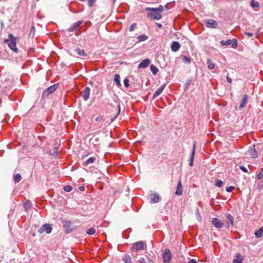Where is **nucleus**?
<instances>
[{"instance_id": "nucleus-7", "label": "nucleus", "mask_w": 263, "mask_h": 263, "mask_svg": "<svg viewBox=\"0 0 263 263\" xmlns=\"http://www.w3.org/2000/svg\"><path fill=\"white\" fill-rule=\"evenodd\" d=\"M149 12L147 13V17L153 18L156 20H160L162 16L156 10H147Z\"/></svg>"}, {"instance_id": "nucleus-12", "label": "nucleus", "mask_w": 263, "mask_h": 263, "mask_svg": "<svg viewBox=\"0 0 263 263\" xmlns=\"http://www.w3.org/2000/svg\"><path fill=\"white\" fill-rule=\"evenodd\" d=\"M206 26L211 28H216L218 27L217 22L212 19H208L205 21Z\"/></svg>"}, {"instance_id": "nucleus-4", "label": "nucleus", "mask_w": 263, "mask_h": 263, "mask_svg": "<svg viewBox=\"0 0 263 263\" xmlns=\"http://www.w3.org/2000/svg\"><path fill=\"white\" fill-rule=\"evenodd\" d=\"M62 223L66 234H69L73 231L74 229L72 227V223L70 221L62 220Z\"/></svg>"}, {"instance_id": "nucleus-33", "label": "nucleus", "mask_w": 263, "mask_h": 263, "mask_svg": "<svg viewBox=\"0 0 263 263\" xmlns=\"http://www.w3.org/2000/svg\"><path fill=\"white\" fill-rule=\"evenodd\" d=\"M150 69H151L152 72L153 73V74H154V75H156L158 71V68L154 65H151Z\"/></svg>"}, {"instance_id": "nucleus-29", "label": "nucleus", "mask_w": 263, "mask_h": 263, "mask_svg": "<svg viewBox=\"0 0 263 263\" xmlns=\"http://www.w3.org/2000/svg\"><path fill=\"white\" fill-rule=\"evenodd\" d=\"M35 27L34 25H33L31 27L30 30L29 31V36L31 37L32 38L34 37V35H35Z\"/></svg>"}, {"instance_id": "nucleus-26", "label": "nucleus", "mask_w": 263, "mask_h": 263, "mask_svg": "<svg viewBox=\"0 0 263 263\" xmlns=\"http://www.w3.org/2000/svg\"><path fill=\"white\" fill-rule=\"evenodd\" d=\"M233 263H242V257L240 253H238L236 254V258L234 259L233 260Z\"/></svg>"}, {"instance_id": "nucleus-43", "label": "nucleus", "mask_w": 263, "mask_h": 263, "mask_svg": "<svg viewBox=\"0 0 263 263\" xmlns=\"http://www.w3.org/2000/svg\"><path fill=\"white\" fill-rule=\"evenodd\" d=\"M235 189V187L233 186H228L226 188V191L230 193L234 189Z\"/></svg>"}, {"instance_id": "nucleus-2", "label": "nucleus", "mask_w": 263, "mask_h": 263, "mask_svg": "<svg viewBox=\"0 0 263 263\" xmlns=\"http://www.w3.org/2000/svg\"><path fill=\"white\" fill-rule=\"evenodd\" d=\"M17 38L14 37L12 34L8 35V38L4 40V43L7 44L8 47L14 52L17 53L18 51L16 47Z\"/></svg>"}, {"instance_id": "nucleus-28", "label": "nucleus", "mask_w": 263, "mask_h": 263, "mask_svg": "<svg viewBox=\"0 0 263 263\" xmlns=\"http://www.w3.org/2000/svg\"><path fill=\"white\" fill-rule=\"evenodd\" d=\"M226 218L229 220V221L230 222L232 226H233L234 224V218L232 215H231L229 213H227L226 215Z\"/></svg>"}, {"instance_id": "nucleus-47", "label": "nucleus", "mask_w": 263, "mask_h": 263, "mask_svg": "<svg viewBox=\"0 0 263 263\" xmlns=\"http://www.w3.org/2000/svg\"><path fill=\"white\" fill-rule=\"evenodd\" d=\"M195 151H196V142H194L193 146V148L192 151V153H194V155H195Z\"/></svg>"}, {"instance_id": "nucleus-6", "label": "nucleus", "mask_w": 263, "mask_h": 263, "mask_svg": "<svg viewBox=\"0 0 263 263\" xmlns=\"http://www.w3.org/2000/svg\"><path fill=\"white\" fill-rule=\"evenodd\" d=\"M220 44L222 46H228L231 44L232 48H236L237 46V41L236 39H229L227 41L222 40L220 41Z\"/></svg>"}, {"instance_id": "nucleus-32", "label": "nucleus", "mask_w": 263, "mask_h": 263, "mask_svg": "<svg viewBox=\"0 0 263 263\" xmlns=\"http://www.w3.org/2000/svg\"><path fill=\"white\" fill-rule=\"evenodd\" d=\"M148 39V36L145 34H142L138 36V42L144 41Z\"/></svg>"}, {"instance_id": "nucleus-52", "label": "nucleus", "mask_w": 263, "mask_h": 263, "mask_svg": "<svg viewBox=\"0 0 263 263\" xmlns=\"http://www.w3.org/2000/svg\"><path fill=\"white\" fill-rule=\"evenodd\" d=\"M156 24H157V27H158L159 28H160H160H161L162 27V24H160V23H157Z\"/></svg>"}, {"instance_id": "nucleus-34", "label": "nucleus", "mask_w": 263, "mask_h": 263, "mask_svg": "<svg viewBox=\"0 0 263 263\" xmlns=\"http://www.w3.org/2000/svg\"><path fill=\"white\" fill-rule=\"evenodd\" d=\"M251 6L253 8H257L259 6V4L258 2H256L255 0H251L250 2Z\"/></svg>"}, {"instance_id": "nucleus-27", "label": "nucleus", "mask_w": 263, "mask_h": 263, "mask_svg": "<svg viewBox=\"0 0 263 263\" xmlns=\"http://www.w3.org/2000/svg\"><path fill=\"white\" fill-rule=\"evenodd\" d=\"M31 203L29 200H27L24 203V208L25 211H28L31 208Z\"/></svg>"}, {"instance_id": "nucleus-42", "label": "nucleus", "mask_w": 263, "mask_h": 263, "mask_svg": "<svg viewBox=\"0 0 263 263\" xmlns=\"http://www.w3.org/2000/svg\"><path fill=\"white\" fill-rule=\"evenodd\" d=\"M223 184V182L220 180H217L215 182V185L217 187H221Z\"/></svg>"}, {"instance_id": "nucleus-31", "label": "nucleus", "mask_w": 263, "mask_h": 263, "mask_svg": "<svg viewBox=\"0 0 263 263\" xmlns=\"http://www.w3.org/2000/svg\"><path fill=\"white\" fill-rule=\"evenodd\" d=\"M114 81L117 83L118 86H121L120 83V77L119 74H116L114 76Z\"/></svg>"}, {"instance_id": "nucleus-54", "label": "nucleus", "mask_w": 263, "mask_h": 263, "mask_svg": "<svg viewBox=\"0 0 263 263\" xmlns=\"http://www.w3.org/2000/svg\"><path fill=\"white\" fill-rule=\"evenodd\" d=\"M262 187H263V184L262 183V184L259 183V185H258V188L259 189H261Z\"/></svg>"}, {"instance_id": "nucleus-57", "label": "nucleus", "mask_w": 263, "mask_h": 263, "mask_svg": "<svg viewBox=\"0 0 263 263\" xmlns=\"http://www.w3.org/2000/svg\"><path fill=\"white\" fill-rule=\"evenodd\" d=\"M118 109H119L118 114H119V112L120 111V105H118Z\"/></svg>"}, {"instance_id": "nucleus-55", "label": "nucleus", "mask_w": 263, "mask_h": 263, "mask_svg": "<svg viewBox=\"0 0 263 263\" xmlns=\"http://www.w3.org/2000/svg\"><path fill=\"white\" fill-rule=\"evenodd\" d=\"M226 227L227 228H229V227H230V223H229V221H227V222H226Z\"/></svg>"}, {"instance_id": "nucleus-45", "label": "nucleus", "mask_w": 263, "mask_h": 263, "mask_svg": "<svg viewBox=\"0 0 263 263\" xmlns=\"http://www.w3.org/2000/svg\"><path fill=\"white\" fill-rule=\"evenodd\" d=\"M96 0H88V6L90 7H91L94 3H95Z\"/></svg>"}, {"instance_id": "nucleus-25", "label": "nucleus", "mask_w": 263, "mask_h": 263, "mask_svg": "<svg viewBox=\"0 0 263 263\" xmlns=\"http://www.w3.org/2000/svg\"><path fill=\"white\" fill-rule=\"evenodd\" d=\"M96 160V158L90 157L88 158L86 161L83 163V165L85 166H88L89 164L93 163Z\"/></svg>"}, {"instance_id": "nucleus-9", "label": "nucleus", "mask_w": 263, "mask_h": 263, "mask_svg": "<svg viewBox=\"0 0 263 263\" xmlns=\"http://www.w3.org/2000/svg\"><path fill=\"white\" fill-rule=\"evenodd\" d=\"M52 228L50 224L46 223L44 224L41 228L38 230V232L42 234L44 232H46L47 234H50L51 233Z\"/></svg>"}, {"instance_id": "nucleus-13", "label": "nucleus", "mask_w": 263, "mask_h": 263, "mask_svg": "<svg viewBox=\"0 0 263 263\" xmlns=\"http://www.w3.org/2000/svg\"><path fill=\"white\" fill-rule=\"evenodd\" d=\"M212 223L214 227L218 229H220L223 226V223L217 218H213L212 220Z\"/></svg>"}, {"instance_id": "nucleus-8", "label": "nucleus", "mask_w": 263, "mask_h": 263, "mask_svg": "<svg viewBox=\"0 0 263 263\" xmlns=\"http://www.w3.org/2000/svg\"><path fill=\"white\" fill-rule=\"evenodd\" d=\"M162 256L163 261L165 263H169L170 262L172 258V253L169 249H166L163 253Z\"/></svg>"}, {"instance_id": "nucleus-5", "label": "nucleus", "mask_w": 263, "mask_h": 263, "mask_svg": "<svg viewBox=\"0 0 263 263\" xmlns=\"http://www.w3.org/2000/svg\"><path fill=\"white\" fill-rule=\"evenodd\" d=\"M135 259L134 263H155V261L152 259H150L147 255L145 257H133Z\"/></svg>"}, {"instance_id": "nucleus-17", "label": "nucleus", "mask_w": 263, "mask_h": 263, "mask_svg": "<svg viewBox=\"0 0 263 263\" xmlns=\"http://www.w3.org/2000/svg\"><path fill=\"white\" fill-rule=\"evenodd\" d=\"M180 48V44L178 42L174 41L172 42L171 48L172 51L174 52L177 51Z\"/></svg>"}, {"instance_id": "nucleus-18", "label": "nucleus", "mask_w": 263, "mask_h": 263, "mask_svg": "<svg viewBox=\"0 0 263 263\" xmlns=\"http://www.w3.org/2000/svg\"><path fill=\"white\" fill-rule=\"evenodd\" d=\"M150 60L148 59H146L143 60L138 65L139 68H145L150 64Z\"/></svg>"}, {"instance_id": "nucleus-21", "label": "nucleus", "mask_w": 263, "mask_h": 263, "mask_svg": "<svg viewBox=\"0 0 263 263\" xmlns=\"http://www.w3.org/2000/svg\"><path fill=\"white\" fill-rule=\"evenodd\" d=\"M74 52H76L78 55L81 57H86V53L84 50L81 49L80 48H76L74 50Z\"/></svg>"}, {"instance_id": "nucleus-15", "label": "nucleus", "mask_w": 263, "mask_h": 263, "mask_svg": "<svg viewBox=\"0 0 263 263\" xmlns=\"http://www.w3.org/2000/svg\"><path fill=\"white\" fill-rule=\"evenodd\" d=\"M90 88L89 87H86L82 92V96L85 101L88 100L90 97Z\"/></svg>"}, {"instance_id": "nucleus-14", "label": "nucleus", "mask_w": 263, "mask_h": 263, "mask_svg": "<svg viewBox=\"0 0 263 263\" xmlns=\"http://www.w3.org/2000/svg\"><path fill=\"white\" fill-rule=\"evenodd\" d=\"M248 154L253 158L257 157L258 153L255 150L254 145H252V146L250 147L248 151Z\"/></svg>"}, {"instance_id": "nucleus-35", "label": "nucleus", "mask_w": 263, "mask_h": 263, "mask_svg": "<svg viewBox=\"0 0 263 263\" xmlns=\"http://www.w3.org/2000/svg\"><path fill=\"white\" fill-rule=\"evenodd\" d=\"M256 178L259 180L263 178V167L260 168L259 172L256 175Z\"/></svg>"}, {"instance_id": "nucleus-19", "label": "nucleus", "mask_w": 263, "mask_h": 263, "mask_svg": "<svg viewBox=\"0 0 263 263\" xmlns=\"http://www.w3.org/2000/svg\"><path fill=\"white\" fill-rule=\"evenodd\" d=\"M248 99V96L246 94L244 95L243 96V98H242V100L241 101L240 104H239V107L240 109H242L243 108H244L246 106V105L247 103Z\"/></svg>"}, {"instance_id": "nucleus-49", "label": "nucleus", "mask_w": 263, "mask_h": 263, "mask_svg": "<svg viewBox=\"0 0 263 263\" xmlns=\"http://www.w3.org/2000/svg\"><path fill=\"white\" fill-rule=\"evenodd\" d=\"M226 78H227V81H228L229 83H231L232 82V79H231V78L229 77V76H228V75L227 76Z\"/></svg>"}, {"instance_id": "nucleus-16", "label": "nucleus", "mask_w": 263, "mask_h": 263, "mask_svg": "<svg viewBox=\"0 0 263 263\" xmlns=\"http://www.w3.org/2000/svg\"><path fill=\"white\" fill-rule=\"evenodd\" d=\"M183 193V187L181 180H179L178 182L177 189L175 192V194L177 196H180Z\"/></svg>"}, {"instance_id": "nucleus-39", "label": "nucleus", "mask_w": 263, "mask_h": 263, "mask_svg": "<svg viewBox=\"0 0 263 263\" xmlns=\"http://www.w3.org/2000/svg\"><path fill=\"white\" fill-rule=\"evenodd\" d=\"M95 232H96V230L92 228H89L86 231V233L89 235H93L95 233Z\"/></svg>"}, {"instance_id": "nucleus-53", "label": "nucleus", "mask_w": 263, "mask_h": 263, "mask_svg": "<svg viewBox=\"0 0 263 263\" xmlns=\"http://www.w3.org/2000/svg\"><path fill=\"white\" fill-rule=\"evenodd\" d=\"M191 84V81H188L186 83V86L187 87L189 86Z\"/></svg>"}, {"instance_id": "nucleus-23", "label": "nucleus", "mask_w": 263, "mask_h": 263, "mask_svg": "<svg viewBox=\"0 0 263 263\" xmlns=\"http://www.w3.org/2000/svg\"><path fill=\"white\" fill-rule=\"evenodd\" d=\"M256 238H259L263 235V226L256 231L255 233Z\"/></svg>"}, {"instance_id": "nucleus-3", "label": "nucleus", "mask_w": 263, "mask_h": 263, "mask_svg": "<svg viewBox=\"0 0 263 263\" xmlns=\"http://www.w3.org/2000/svg\"><path fill=\"white\" fill-rule=\"evenodd\" d=\"M58 87V84H55L47 88H46L42 93V98H46L49 96V95L54 92Z\"/></svg>"}, {"instance_id": "nucleus-30", "label": "nucleus", "mask_w": 263, "mask_h": 263, "mask_svg": "<svg viewBox=\"0 0 263 263\" xmlns=\"http://www.w3.org/2000/svg\"><path fill=\"white\" fill-rule=\"evenodd\" d=\"M182 61L185 64H190L191 62V58L189 57L183 55L182 57Z\"/></svg>"}, {"instance_id": "nucleus-37", "label": "nucleus", "mask_w": 263, "mask_h": 263, "mask_svg": "<svg viewBox=\"0 0 263 263\" xmlns=\"http://www.w3.org/2000/svg\"><path fill=\"white\" fill-rule=\"evenodd\" d=\"M194 157H195L194 153H191V157H190V162H189V165L190 166H192L193 165Z\"/></svg>"}, {"instance_id": "nucleus-58", "label": "nucleus", "mask_w": 263, "mask_h": 263, "mask_svg": "<svg viewBox=\"0 0 263 263\" xmlns=\"http://www.w3.org/2000/svg\"><path fill=\"white\" fill-rule=\"evenodd\" d=\"M96 121H100V118H99V117H97V118L96 119Z\"/></svg>"}, {"instance_id": "nucleus-41", "label": "nucleus", "mask_w": 263, "mask_h": 263, "mask_svg": "<svg viewBox=\"0 0 263 263\" xmlns=\"http://www.w3.org/2000/svg\"><path fill=\"white\" fill-rule=\"evenodd\" d=\"M72 189L70 185H66L64 187V190L66 192H69L72 190Z\"/></svg>"}, {"instance_id": "nucleus-44", "label": "nucleus", "mask_w": 263, "mask_h": 263, "mask_svg": "<svg viewBox=\"0 0 263 263\" xmlns=\"http://www.w3.org/2000/svg\"><path fill=\"white\" fill-rule=\"evenodd\" d=\"M136 26V23L132 24L129 28V31L130 32L133 31L134 30V29L135 28Z\"/></svg>"}, {"instance_id": "nucleus-56", "label": "nucleus", "mask_w": 263, "mask_h": 263, "mask_svg": "<svg viewBox=\"0 0 263 263\" xmlns=\"http://www.w3.org/2000/svg\"><path fill=\"white\" fill-rule=\"evenodd\" d=\"M80 190L83 191L84 190V187L82 186L80 187Z\"/></svg>"}, {"instance_id": "nucleus-22", "label": "nucleus", "mask_w": 263, "mask_h": 263, "mask_svg": "<svg viewBox=\"0 0 263 263\" xmlns=\"http://www.w3.org/2000/svg\"><path fill=\"white\" fill-rule=\"evenodd\" d=\"M145 10H156L157 11L159 12V13H160L161 14V13L163 11L164 9H163V7L162 5H160L157 8L147 7L145 8Z\"/></svg>"}, {"instance_id": "nucleus-24", "label": "nucleus", "mask_w": 263, "mask_h": 263, "mask_svg": "<svg viewBox=\"0 0 263 263\" xmlns=\"http://www.w3.org/2000/svg\"><path fill=\"white\" fill-rule=\"evenodd\" d=\"M206 64L209 69L211 70L215 68V64L212 62V60L210 59H208L206 61Z\"/></svg>"}, {"instance_id": "nucleus-20", "label": "nucleus", "mask_w": 263, "mask_h": 263, "mask_svg": "<svg viewBox=\"0 0 263 263\" xmlns=\"http://www.w3.org/2000/svg\"><path fill=\"white\" fill-rule=\"evenodd\" d=\"M166 86L165 84H163L159 88H158L157 90L155 91V93L153 95V99H155L156 97H157L158 96H159L163 90H164L165 87Z\"/></svg>"}, {"instance_id": "nucleus-38", "label": "nucleus", "mask_w": 263, "mask_h": 263, "mask_svg": "<svg viewBox=\"0 0 263 263\" xmlns=\"http://www.w3.org/2000/svg\"><path fill=\"white\" fill-rule=\"evenodd\" d=\"M14 179L16 182H18L21 180L22 176L20 174H17L14 175Z\"/></svg>"}, {"instance_id": "nucleus-10", "label": "nucleus", "mask_w": 263, "mask_h": 263, "mask_svg": "<svg viewBox=\"0 0 263 263\" xmlns=\"http://www.w3.org/2000/svg\"><path fill=\"white\" fill-rule=\"evenodd\" d=\"M150 202L151 203H158L161 200V197L158 194L153 193L149 195Z\"/></svg>"}, {"instance_id": "nucleus-36", "label": "nucleus", "mask_w": 263, "mask_h": 263, "mask_svg": "<svg viewBox=\"0 0 263 263\" xmlns=\"http://www.w3.org/2000/svg\"><path fill=\"white\" fill-rule=\"evenodd\" d=\"M194 157H195L194 153H191V157H190V162H189V165L190 166H192L193 165Z\"/></svg>"}, {"instance_id": "nucleus-40", "label": "nucleus", "mask_w": 263, "mask_h": 263, "mask_svg": "<svg viewBox=\"0 0 263 263\" xmlns=\"http://www.w3.org/2000/svg\"><path fill=\"white\" fill-rule=\"evenodd\" d=\"M59 153V147L56 146L53 148V153L52 154L54 156H57Z\"/></svg>"}, {"instance_id": "nucleus-46", "label": "nucleus", "mask_w": 263, "mask_h": 263, "mask_svg": "<svg viewBox=\"0 0 263 263\" xmlns=\"http://www.w3.org/2000/svg\"><path fill=\"white\" fill-rule=\"evenodd\" d=\"M124 84L126 87H129V80L127 78L124 80Z\"/></svg>"}, {"instance_id": "nucleus-51", "label": "nucleus", "mask_w": 263, "mask_h": 263, "mask_svg": "<svg viewBox=\"0 0 263 263\" xmlns=\"http://www.w3.org/2000/svg\"><path fill=\"white\" fill-rule=\"evenodd\" d=\"M245 34L247 35L249 37H252L253 35V34L252 33H250V32H246L245 33Z\"/></svg>"}, {"instance_id": "nucleus-11", "label": "nucleus", "mask_w": 263, "mask_h": 263, "mask_svg": "<svg viewBox=\"0 0 263 263\" xmlns=\"http://www.w3.org/2000/svg\"><path fill=\"white\" fill-rule=\"evenodd\" d=\"M83 21H79L76 23H74L70 28L67 29V31L69 32H71L77 30L80 28V25L83 23Z\"/></svg>"}, {"instance_id": "nucleus-50", "label": "nucleus", "mask_w": 263, "mask_h": 263, "mask_svg": "<svg viewBox=\"0 0 263 263\" xmlns=\"http://www.w3.org/2000/svg\"><path fill=\"white\" fill-rule=\"evenodd\" d=\"M188 263H198L197 261L194 259H191L189 260Z\"/></svg>"}, {"instance_id": "nucleus-1", "label": "nucleus", "mask_w": 263, "mask_h": 263, "mask_svg": "<svg viewBox=\"0 0 263 263\" xmlns=\"http://www.w3.org/2000/svg\"><path fill=\"white\" fill-rule=\"evenodd\" d=\"M147 245L142 241H139L134 243L131 249V254L133 257H136L138 256V252L146 250Z\"/></svg>"}, {"instance_id": "nucleus-59", "label": "nucleus", "mask_w": 263, "mask_h": 263, "mask_svg": "<svg viewBox=\"0 0 263 263\" xmlns=\"http://www.w3.org/2000/svg\"><path fill=\"white\" fill-rule=\"evenodd\" d=\"M110 1L112 2V3H114L116 1V0H110Z\"/></svg>"}, {"instance_id": "nucleus-48", "label": "nucleus", "mask_w": 263, "mask_h": 263, "mask_svg": "<svg viewBox=\"0 0 263 263\" xmlns=\"http://www.w3.org/2000/svg\"><path fill=\"white\" fill-rule=\"evenodd\" d=\"M240 168L244 172H247V168L244 166H240Z\"/></svg>"}]
</instances>
